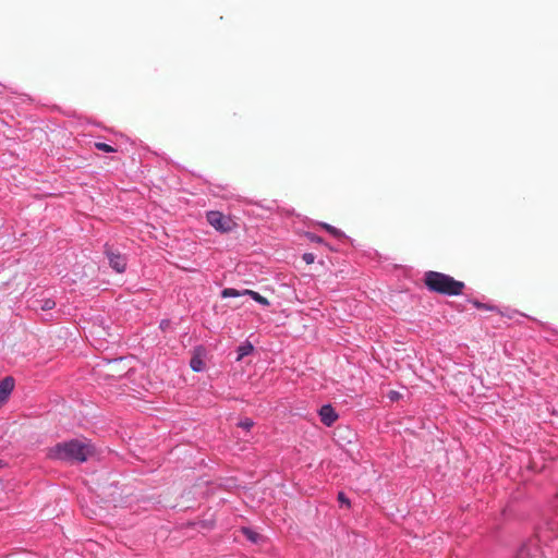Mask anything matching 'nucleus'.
I'll return each mask as SVG.
<instances>
[{
  "instance_id": "19",
  "label": "nucleus",
  "mask_w": 558,
  "mask_h": 558,
  "mask_svg": "<svg viewBox=\"0 0 558 558\" xmlns=\"http://www.w3.org/2000/svg\"><path fill=\"white\" fill-rule=\"evenodd\" d=\"M399 397H400V395H399V392H397V391H390V392H389V399H390L391 401L398 400V399H399Z\"/></svg>"
},
{
  "instance_id": "4",
  "label": "nucleus",
  "mask_w": 558,
  "mask_h": 558,
  "mask_svg": "<svg viewBox=\"0 0 558 558\" xmlns=\"http://www.w3.org/2000/svg\"><path fill=\"white\" fill-rule=\"evenodd\" d=\"M105 254L107 255V257L109 259L110 266L117 272H123L125 270V268H126V258L118 250H116L112 246L106 244L105 245Z\"/></svg>"
},
{
  "instance_id": "3",
  "label": "nucleus",
  "mask_w": 558,
  "mask_h": 558,
  "mask_svg": "<svg viewBox=\"0 0 558 558\" xmlns=\"http://www.w3.org/2000/svg\"><path fill=\"white\" fill-rule=\"evenodd\" d=\"M206 217L208 223L222 233L230 232L236 227V223L230 217L220 211H208Z\"/></svg>"
},
{
  "instance_id": "12",
  "label": "nucleus",
  "mask_w": 558,
  "mask_h": 558,
  "mask_svg": "<svg viewBox=\"0 0 558 558\" xmlns=\"http://www.w3.org/2000/svg\"><path fill=\"white\" fill-rule=\"evenodd\" d=\"M56 306V302L51 299H46L44 301H41V305H40V308L43 311H50L52 310L53 307Z\"/></svg>"
},
{
  "instance_id": "16",
  "label": "nucleus",
  "mask_w": 558,
  "mask_h": 558,
  "mask_svg": "<svg viewBox=\"0 0 558 558\" xmlns=\"http://www.w3.org/2000/svg\"><path fill=\"white\" fill-rule=\"evenodd\" d=\"M324 228H325L329 233H331V234H332V235H335V236H339V235H341V232H340L337 228H335V227H332V226H329V225H326V223H325V225H324Z\"/></svg>"
},
{
  "instance_id": "10",
  "label": "nucleus",
  "mask_w": 558,
  "mask_h": 558,
  "mask_svg": "<svg viewBox=\"0 0 558 558\" xmlns=\"http://www.w3.org/2000/svg\"><path fill=\"white\" fill-rule=\"evenodd\" d=\"M240 295H244L243 292H240L232 288L223 289L221 292L222 298H235V296H240Z\"/></svg>"
},
{
  "instance_id": "9",
  "label": "nucleus",
  "mask_w": 558,
  "mask_h": 558,
  "mask_svg": "<svg viewBox=\"0 0 558 558\" xmlns=\"http://www.w3.org/2000/svg\"><path fill=\"white\" fill-rule=\"evenodd\" d=\"M190 366L194 372H201L204 368V362L198 355H194L190 361Z\"/></svg>"
},
{
  "instance_id": "11",
  "label": "nucleus",
  "mask_w": 558,
  "mask_h": 558,
  "mask_svg": "<svg viewBox=\"0 0 558 558\" xmlns=\"http://www.w3.org/2000/svg\"><path fill=\"white\" fill-rule=\"evenodd\" d=\"M94 145H95V148H97L98 150L105 151V153L116 151V149L112 146H110L106 143H102V142H96Z\"/></svg>"
},
{
  "instance_id": "14",
  "label": "nucleus",
  "mask_w": 558,
  "mask_h": 558,
  "mask_svg": "<svg viewBox=\"0 0 558 558\" xmlns=\"http://www.w3.org/2000/svg\"><path fill=\"white\" fill-rule=\"evenodd\" d=\"M244 534L247 536L248 539H251L252 542H257L259 535L251 530H247L245 529L244 530Z\"/></svg>"
},
{
  "instance_id": "1",
  "label": "nucleus",
  "mask_w": 558,
  "mask_h": 558,
  "mask_svg": "<svg viewBox=\"0 0 558 558\" xmlns=\"http://www.w3.org/2000/svg\"><path fill=\"white\" fill-rule=\"evenodd\" d=\"M96 454V448L90 440L75 438L58 442L48 449L47 456L53 460L70 463H84Z\"/></svg>"
},
{
  "instance_id": "17",
  "label": "nucleus",
  "mask_w": 558,
  "mask_h": 558,
  "mask_svg": "<svg viewBox=\"0 0 558 558\" xmlns=\"http://www.w3.org/2000/svg\"><path fill=\"white\" fill-rule=\"evenodd\" d=\"M303 260L307 264V265H311L314 263L315 260V255L313 253H305L303 254Z\"/></svg>"
},
{
  "instance_id": "8",
  "label": "nucleus",
  "mask_w": 558,
  "mask_h": 558,
  "mask_svg": "<svg viewBox=\"0 0 558 558\" xmlns=\"http://www.w3.org/2000/svg\"><path fill=\"white\" fill-rule=\"evenodd\" d=\"M243 294L250 295L254 301H256L257 303H259L264 306L269 305V301L265 296L260 295L259 293H257L253 290H244Z\"/></svg>"
},
{
  "instance_id": "18",
  "label": "nucleus",
  "mask_w": 558,
  "mask_h": 558,
  "mask_svg": "<svg viewBox=\"0 0 558 558\" xmlns=\"http://www.w3.org/2000/svg\"><path fill=\"white\" fill-rule=\"evenodd\" d=\"M308 239L312 241V242H316V243H322L323 242V239L318 235H315V234H310L308 235Z\"/></svg>"
},
{
  "instance_id": "13",
  "label": "nucleus",
  "mask_w": 558,
  "mask_h": 558,
  "mask_svg": "<svg viewBox=\"0 0 558 558\" xmlns=\"http://www.w3.org/2000/svg\"><path fill=\"white\" fill-rule=\"evenodd\" d=\"M254 425L253 421L251 418H245L243 421H240L238 426L241 428H244L248 430Z\"/></svg>"
},
{
  "instance_id": "6",
  "label": "nucleus",
  "mask_w": 558,
  "mask_h": 558,
  "mask_svg": "<svg viewBox=\"0 0 558 558\" xmlns=\"http://www.w3.org/2000/svg\"><path fill=\"white\" fill-rule=\"evenodd\" d=\"M320 421L326 426H331L338 418V414L330 404L323 405L319 410Z\"/></svg>"
},
{
  "instance_id": "5",
  "label": "nucleus",
  "mask_w": 558,
  "mask_h": 558,
  "mask_svg": "<svg viewBox=\"0 0 558 558\" xmlns=\"http://www.w3.org/2000/svg\"><path fill=\"white\" fill-rule=\"evenodd\" d=\"M14 389V379L13 377H5L0 380V408L7 402L11 392Z\"/></svg>"
},
{
  "instance_id": "2",
  "label": "nucleus",
  "mask_w": 558,
  "mask_h": 558,
  "mask_svg": "<svg viewBox=\"0 0 558 558\" xmlns=\"http://www.w3.org/2000/svg\"><path fill=\"white\" fill-rule=\"evenodd\" d=\"M424 283L429 291L446 295H460L464 289V282L458 281L449 275L432 270L425 274Z\"/></svg>"
},
{
  "instance_id": "15",
  "label": "nucleus",
  "mask_w": 558,
  "mask_h": 558,
  "mask_svg": "<svg viewBox=\"0 0 558 558\" xmlns=\"http://www.w3.org/2000/svg\"><path fill=\"white\" fill-rule=\"evenodd\" d=\"M338 500L341 505H344L347 506L348 508L350 507V500L348 499V497L344 495V493L340 492L338 494Z\"/></svg>"
},
{
  "instance_id": "7",
  "label": "nucleus",
  "mask_w": 558,
  "mask_h": 558,
  "mask_svg": "<svg viewBox=\"0 0 558 558\" xmlns=\"http://www.w3.org/2000/svg\"><path fill=\"white\" fill-rule=\"evenodd\" d=\"M254 348L250 342H245L244 344L238 348V357L236 361H241L244 356L251 354Z\"/></svg>"
}]
</instances>
